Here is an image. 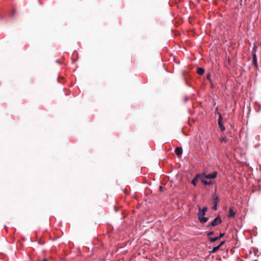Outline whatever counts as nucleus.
<instances>
[{
  "label": "nucleus",
  "mask_w": 261,
  "mask_h": 261,
  "mask_svg": "<svg viewBox=\"0 0 261 261\" xmlns=\"http://www.w3.org/2000/svg\"><path fill=\"white\" fill-rule=\"evenodd\" d=\"M257 50V46L254 45L253 47L252 51V65L255 67L256 70L258 69V64L257 61V57L256 55Z\"/></svg>",
  "instance_id": "1"
},
{
  "label": "nucleus",
  "mask_w": 261,
  "mask_h": 261,
  "mask_svg": "<svg viewBox=\"0 0 261 261\" xmlns=\"http://www.w3.org/2000/svg\"><path fill=\"white\" fill-rule=\"evenodd\" d=\"M221 223L222 220L221 218L219 216H218L216 218H215V219L210 224H208L207 226V227L208 228L211 227H214L218 224H221Z\"/></svg>",
  "instance_id": "2"
},
{
  "label": "nucleus",
  "mask_w": 261,
  "mask_h": 261,
  "mask_svg": "<svg viewBox=\"0 0 261 261\" xmlns=\"http://www.w3.org/2000/svg\"><path fill=\"white\" fill-rule=\"evenodd\" d=\"M217 172L215 171L208 174H205L204 178L207 179H213L217 177Z\"/></svg>",
  "instance_id": "3"
},
{
  "label": "nucleus",
  "mask_w": 261,
  "mask_h": 261,
  "mask_svg": "<svg viewBox=\"0 0 261 261\" xmlns=\"http://www.w3.org/2000/svg\"><path fill=\"white\" fill-rule=\"evenodd\" d=\"M199 212L197 214V216H204L206 211H207V207L206 206H204L201 210L200 207L199 208Z\"/></svg>",
  "instance_id": "4"
},
{
  "label": "nucleus",
  "mask_w": 261,
  "mask_h": 261,
  "mask_svg": "<svg viewBox=\"0 0 261 261\" xmlns=\"http://www.w3.org/2000/svg\"><path fill=\"white\" fill-rule=\"evenodd\" d=\"M229 214L228 216V217L230 218V217H234V216L236 215V211H235L234 210V208L233 206H231L229 208Z\"/></svg>",
  "instance_id": "5"
},
{
  "label": "nucleus",
  "mask_w": 261,
  "mask_h": 261,
  "mask_svg": "<svg viewBox=\"0 0 261 261\" xmlns=\"http://www.w3.org/2000/svg\"><path fill=\"white\" fill-rule=\"evenodd\" d=\"M224 236V233H221L219 237H216L215 238H210L209 239L211 242H214L218 240H219Z\"/></svg>",
  "instance_id": "6"
},
{
  "label": "nucleus",
  "mask_w": 261,
  "mask_h": 261,
  "mask_svg": "<svg viewBox=\"0 0 261 261\" xmlns=\"http://www.w3.org/2000/svg\"><path fill=\"white\" fill-rule=\"evenodd\" d=\"M201 181L205 185H211L213 184V182L211 180H210V181L206 180V178L204 177H203L202 175H201Z\"/></svg>",
  "instance_id": "7"
},
{
  "label": "nucleus",
  "mask_w": 261,
  "mask_h": 261,
  "mask_svg": "<svg viewBox=\"0 0 261 261\" xmlns=\"http://www.w3.org/2000/svg\"><path fill=\"white\" fill-rule=\"evenodd\" d=\"M198 216V220L201 223H205L208 220V218L207 217H204V216Z\"/></svg>",
  "instance_id": "8"
},
{
  "label": "nucleus",
  "mask_w": 261,
  "mask_h": 261,
  "mask_svg": "<svg viewBox=\"0 0 261 261\" xmlns=\"http://www.w3.org/2000/svg\"><path fill=\"white\" fill-rule=\"evenodd\" d=\"M201 175L198 174H197L195 177L192 179V184L194 185V186L196 185V182L197 181L198 179L200 178L201 179Z\"/></svg>",
  "instance_id": "9"
},
{
  "label": "nucleus",
  "mask_w": 261,
  "mask_h": 261,
  "mask_svg": "<svg viewBox=\"0 0 261 261\" xmlns=\"http://www.w3.org/2000/svg\"><path fill=\"white\" fill-rule=\"evenodd\" d=\"M175 152L177 155H181L182 152V149L180 147H176L175 149Z\"/></svg>",
  "instance_id": "10"
},
{
  "label": "nucleus",
  "mask_w": 261,
  "mask_h": 261,
  "mask_svg": "<svg viewBox=\"0 0 261 261\" xmlns=\"http://www.w3.org/2000/svg\"><path fill=\"white\" fill-rule=\"evenodd\" d=\"M197 73L199 75H202L204 73V69L202 67H198L197 70Z\"/></svg>",
  "instance_id": "11"
},
{
  "label": "nucleus",
  "mask_w": 261,
  "mask_h": 261,
  "mask_svg": "<svg viewBox=\"0 0 261 261\" xmlns=\"http://www.w3.org/2000/svg\"><path fill=\"white\" fill-rule=\"evenodd\" d=\"M219 140L221 143H226L228 141V139L226 136H221L219 138Z\"/></svg>",
  "instance_id": "12"
},
{
  "label": "nucleus",
  "mask_w": 261,
  "mask_h": 261,
  "mask_svg": "<svg viewBox=\"0 0 261 261\" xmlns=\"http://www.w3.org/2000/svg\"><path fill=\"white\" fill-rule=\"evenodd\" d=\"M220 248V245H218L217 246L213 247L212 251H211L210 253H215Z\"/></svg>",
  "instance_id": "13"
},
{
  "label": "nucleus",
  "mask_w": 261,
  "mask_h": 261,
  "mask_svg": "<svg viewBox=\"0 0 261 261\" xmlns=\"http://www.w3.org/2000/svg\"><path fill=\"white\" fill-rule=\"evenodd\" d=\"M214 203H218L220 200L219 197L215 194H214Z\"/></svg>",
  "instance_id": "14"
},
{
  "label": "nucleus",
  "mask_w": 261,
  "mask_h": 261,
  "mask_svg": "<svg viewBox=\"0 0 261 261\" xmlns=\"http://www.w3.org/2000/svg\"><path fill=\"white\" fill-rule=\"evenodd\" d=\"M219 126L222 131H224L225 129V127L224 126V125L222 124V123H218Z\"/></svg>",
  "instance_id": "15"
},
{
  "label": "nucleus",
  "mask_w": 261,
  "mask_h": 261,
  "mask_svg": "<svg viewBox=\"0 0 261 261\" xmlns=\"http://www.w3.org/2000/svg\"><path fill=\"white\" fill-rule=\"evenodd\" d=\"M218 114H219V118H218V123H222V116L220 113H219Z\"/></svg>",
  "instance_id": "16"
},
{
  "label": "nucleus",
  "mask_w": 261,
  "mask_h": 261,
  "mask_svg": "<svg viewBox=\"0 0 261 261\" xmlns=\"http://www.w3.org/2000/svg\"><path fill=\"white\" fill-rule=\"evenodd\" d=\"M206 79L208 80L212 83V80L211 79V74L210 73H207L206 74Z\"/></svg>",
  "instance_id": "17"
},
{
  "label": "nucleus",
  "mask_w": 261,
  "mask_h": 261,
  "mask_svg": "<svg viewBox=\"0 0 261 261\" xmlns=\"http://www.w3.org/2000/svg\"><path fill=\"white\" fill-rule=\"evenodd\" d=\"M212 208L214 210L216 211L217 210V203H214V205L213 206Z\"/></svg>",
  "instance_id": "18"
},
{
  "label": "nucleus",
  "mask_w": 261,
  "mask_h": 261,
  "mask_svg": "<svg viewBox=\"0 0 261 261\" xmlns=\"http://www.w3.org/2000/svg\"><path fill=\"white\" fill-rule=\"evenodd\" d=\"M214 234V231H210V232H209L207 233V237H209V238H210V237L211 236L213 235Z\"/></svg>",
  "instance_id": "19"
},
{
  "label": "nucleus",
  "mask_w": 261,
  "mask_h": 261,
  "mask_svg": "<svg viewBox=\"0 0 261 261\" xmlns=\"http://www.w3.org/2000/svg\"><path fill=\"white\" fill-rule=\"evenodd\" d=\"M224 243H225V241H222L219 245H220V247H221L222 245H223L224 244Z\"/></svg>",
  "instance_id": "20"
},
{
  "label": "nucleus",
  "mask_w": 261,
  "mask_h": 261,
  "mask_svg": "<svg viewBox=\"0 0 261 261\" xmlns=\"http://www.w3.org/2000/svg\"><path fill=\"white\" fill-rule=\"evenodd\" d=\"M164 188H163L162 186H160V189L161 191H163L164 190Z\"/></svg>",
  "instance_id": "21"
},
{
  "label": "nucleus",
  "mask_w": 261,
  "mask_h": 261,
  "mask_svg": "<svg viewBox=\"0 0 261 261\" xmlns=\"http://www.w3.org/2000/svg\"><path fill=\"white\" fill-rule=\"evenodd\" d=\"M43 261H48V260L46 258H44Z\"/></svg>",
  "instance_id": "22"
},
{
  "label": "nucleus",
  "mask_w": 261,
  "mask_h": 261,
  "mask_svg": "<svg viewBox=\"0 0 261 261\" xmlns=\"http://www.w3.org/2000/svg\"><path fill=\"white\" fill-rule=\"evenodd\" d=\"M14 12H13L12 16H14Z\"/></svg>",
  "instance_id": "23"
}]
</instances>
